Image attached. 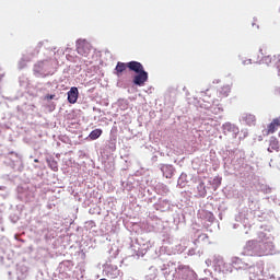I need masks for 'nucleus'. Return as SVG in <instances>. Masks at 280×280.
Wrapping results in <instances>:
<instances>
[{
  "label": "nucleus",
  "mask_w": 280,
  "mask_h": 280,
  "mask_svg": "<svg viewBox=\"0 0 280 280\" xmlns=\"http://www.w3.org/2000/svg\"><path fill=\"white\" fill-rule=\"evenodd\" d=\"M129 69V71H133L137 75L133 77V84L136 86H145V82L148 81V72L143 68V65L139 61H129L127 63L118 61L115 68L116 75L120 78L121 73Z\"/></svg>",
  "instance_id": "nucleus-1"
},
{
  "label": "nucleus",
  "mask_w": 280,
  "mask_h": 280,
  "mask_svg": "<svg viewBox=\"0 0 280 280\" xmlns=\"http://www.w3.org/2000/svg\"><path fill=\"white\" fill-rule=\"evenodd\" d=\"M275 243L272 241H265L258 243V249L255 250V257H268V255H273Z\"/></svg>",
  "instance_id": "nucleus-2"
},
{
  "label": "nucleus",
  "mask_w": 280,
  "mask_h": 280,
  "mask_svg": "<svg viewBox=\"0 0 280 280\" xmlns=\"http://www.w3.org/2000/svg\"><path fill=\"white\" fill-rule=\"evenodd\" d=\"M77 52L83 58H89V54H91V43L86 39H79L77 42Z\"/></svg>",
  "instance_id": "nucleus-3"
},
{
  "label": "nucleus",
  "mask_w": 280,
  "mask_h": 280,
  "mask_svg": "<svg viewBox=\"0 0 280 280\" xmlns=\"http://www.w3.org/2000/svg\"><path fill=\"white\" fill-rule=\"evenodd\" d=\"M222 129L224 135H232L234 139L240 135V128L231 122L223 124Z\"/></svg>",
  "instance_id": "nucleus-4"
},
{
  "label": "nucleus",
  "mask_w": 280,
  "mask_h": 280,
  "mask_svg": "<svg viewBox=\"0 0 280 280\" xmlns=\"http://www.w3.org/2000/svg\"><path fill=\"white\" fill-rule=\"evenodd\" d=\"M261 63L267 65V67H277L279 60L277 59V55H267L261 58Z\"/></svg>",
  "instance_id": "nucleus-5"
},
{
  "label": "nucleus",
  "mask_w": 280,
  "mask_h": 280,
  "mask_svg": "<svg viewBox=\"0 0 280 280\" xmlns=\"http://www.w3.org/2000/svg\"><path fill=\"white\" fill-rule=\"evenodd\" d=\"M259 248L258 242L255 240L248 241L244 247L245 253H252V257H255V250Z\"/></svg>",
  "instance_id": "nucleus-6"
},
{
  "label": "nucleus",
  "mask_w": 280,
  "mask_h": 280,
  "mask_svg": "<svg viewBox=\"0 0 280 280\" xmlns=\"http://www.w3.org/2000/svg\"><path fill=\"white\" fill-rule=\"evenodd\" d=\"M80 95V92L78 91V88L73 86L68 92V102L69 104H75L78 102V97Z\"/></svg>",
  "instance_id": "nucleus-7"
},
{
  "label": "nucleus",
  "mask_w": 280,
  "mask_h": 280,
  "mask_svg": "<svg viewBox=\"0 0 280 280\" xmlns=\"http://www.w3.org/2000/svg\"><path fill=\"white\" fill-rule=\"evenodd\" d=\"M161 172H163L165 178H172V176H174V166L170 164H163L161 166Z\"/></svg>",
  "instance_id": "nucleus-8"
},
{
  "label": "nucleus",
  "mask_w": 280,
  "mask_h": 280,
  "mask_svg": "<svg viewBox=\"0 0 280 280\" xmlns=\"http://www.w3.org/2000/svg\"><path fill=\"white\" fill-rule=\"evenodd\" d=\"M268 152H279V140L277 138H271Z\"/></svg>",
  "instance_id": "nucleus-9"
},
{
  "label": "nucleus",
  "mask_w": 280,
  "mask_h": 280,
  "mask_svg": "<svg viewBox=\"0 0 280 280\" xmlns=\"http://www.w3.org/2000/svg\"><path fill=\"white\" fill-rule=\"evenodd\" d=\"M229 93H231V86L224 85L220 89L219 96L220 97H229Z\"/></svg>",
  "instance_id": "nucleus-10"
},
{
  "label": "nucleus",
  "mask_w": 280,
  "mask_h": 280,
  "mask_svg": "<svg viewBox=\"0 0 280 280\" xmlns=\"http://www.w3.org/2000/svg\"><path fill=\"white\" fill-rule=\"evenodd\" d=\"M102 129H94L92 132H90L89 137L91 141H95L96 139H100L102 137Z\"/></svg>",
  "instance_id": "nucleus-11"
},
{
  "label": "nucleus",
  "mask_w": 280,
  "mask_h": 280,
  "mask_svg": "<svg viewBox=\"0 0 280 280\" xmlns=\"http://www.w3.org/2000/svg\"><path fill=\"white\" fill-rule=\"evenodd\" d=\"M278 128L279 127L271 121V124H269L267 127L268 135H275V132H277Z\"/></svg>",
  "instance_id": "nucleus-12"
},
{
  "label": "nucleus",
  "mask_w": 280,
  "mask_h": 280,
  "mask_svg": "<svg viewBox=\"0 0 280 280\" xmlns=\"http://www.w3.org/2000/svg\"><path fill=\"white\" fill-rule=\"evenodd\" d=\"M47 163L52 172H58V162L56 160H48Z\"/></svg>",
  "instance_id": "nucleus-13"
},
{
  "label": "nucleus",
  "mask_w": 280,
  "mask_h": 280,
  "mask_svg": "<svg viewBox=\"0 0 280 280\" xmlns=\"http://www.w3.org/2000/svg\"><path fill=\"white\" fill-rule=\"evenodd\" d=\"M272 122H273L278 128H280V116H279L278 118H275V119L272 120Z\"/></svg>",
  "instance_id": "nucleus-14"
},
{
  "label": "nucleus",
  "mask_w": 280,
  "mask_h": 280,
  "mask_svg": "<svg viewBox=\"0 0 280 280\" xmlns=\"http://www.w3.org/2000/svg\"><path fill=\"white\" fill-rule=\"evenodd\" d=\"M277 60H278V63H277V69H278V72L280 73V55H277Z\"/></svg>",
  "instance_id": "nucleus-15"
},
{
  "label": "nucleus",
  "mask_w": 280,
  "mask_h": 280,
  "mask_svg": "<svg viewBox=\"0 0 280 280\" xmlns=\"http://www.w3.org/2000/svg\"><path fill=\"white\" fill-rule=\"evenodd\" d=\"M54 97H56V95H54V94H48V95H46V100H54Z\"/></svg>",
  "instance_id": "nucleus-16"
},
{
  "label": "nucleus",
  "mask_w": 280,
  "mask_h": 280,
  "mask_svg": "<svg viewBox=\"0 0 280 280\" xmlns=\"http://www.w3.org/2000/svg\"><path fill=\"white\" fill-rule=\"evenodd\" d=\"M210 218H213V213L209 212Z\"/></svg>",
  "instance_id": "nucleus-17"
},
{
  "label": "nucleus",
  "mask_w": 280,
  "mask_h": 280,
  "mask_svg": "<svg viewBox=\"0 0 280 280\" xmlns=\"http://www.w3.org/2000/svg\"><path fill=\"white\" fill-rule=\"evenodd\" d=\"M34 163H38V159H35V160H34Z\"/></svg>",
  "instance_id": "nucleus-18"
}]
</instances>
